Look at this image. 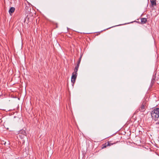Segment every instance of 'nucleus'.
<instances>
[{
  "label": "nucleus",
  "instance_id": "nucleus-4",
  "mask_svg": "<svg viewBox=\"0 0 159 159\" xmlns=\"http://www.w3.org/2000/svg\"><path fill=\"white\" fill-rule=\"evenodd\" d=\"M77 75H74V74H72L71 77V81L74 84Z\"/></svg>",
  "mask_w": 159,
  "mask_h": 159
},
{
  "label": "nucleus",
  "instance_id": "nucleus-1",
  "mask_svg": "<svg viewBox=\"0 0 159 159\" xmlns=\"http://www.w3.org/2000/svg\"><path fill=\"white\" fill-rule=\"evenodd\" d=\"M151 116L155 121L159 119V108H155L151 113Z\"/></svg>",
  "mask_w": 159,
  "mask_h": 159
},
{
  "label": "nucleus",
  "instance_id": "nucleus-9",
  "mask_svg": "<svg viewBox=\"0 0 159 159\" xmlns=\"http://www.w3.org/2000/svg\"><path fill=\"white\" fill-rule=\"evenodd\" d=\"M78 70L76 69H75L74 70V72L72 74H74V75H77V72L78 71Z\"/></svg>",
  "mask_w": 159,
  "mask_h": 159
},
{
  "label": "nucleus",
  "instance_id": "nucleus-2",
  "mask_svg": "<svg viewBox=\"0 0 159 159\" xmlns=\"http://www.w3.org/2000/svg\"><path fill=\"white\" fill-rule=\"evenodd\" d=\"M146 102L143 101L139 108V110L141 112H144L146 110Z\"/></svg>",
  "mask_w": 159,
  "mask_h": 159
},
{
  "label": "nucleus",
  "instance_id": "nucleus-5",
  "mask_svg": "<svg viewBox=\"0 0 159 159\" xmlns=\"http://www.w3.org/2000/svg\"><path fill=\"white\" fill-rule=\"evenodd\" d=\"M20 133H21L23 135H20L19 136L21 138L23 139V138L24 136H25L26 134V133L25 131L24 130H21L20 131Z\"/></svg>",
  "mask_w": 159,
  "mask_h": 159
},
{
  "label": "nucleus",
  "instance_id": "nucleus-8",
  "mask_svg": "<svg viewBox=\"0 0 159 159\" xmlns=\"http://www.w3.org/2000/svg\"><path fill=\"white\" fill-rule=\"evenodd\" d=\"M150 2L152 6H153L156 5V0H151Z\"/></svg>",
  "mask_w": 159,
  "mask_h": 159
},
{
  "label": "nucleus",
  "instance_id": "nucleus-3",
  "mask_svg": "<svg viewBox=\"0 0 159 159\" xmlns=\"http://www.w3.org/2000/svg\"><path fill=\"white\" fill-rule=\"evenodd\" d=\"M115 143H112L111 142H108L107 143H105V144H103L102 145V148H106L107 147L110 146Z\"/></svg>",
  "mask_w": 159,
  "mask_h": 159
},
{
  "label": "nucleus",
  "instance_id": "nucleus-7",
  "mask_svg": "<svg viewBox=\"0 0 159 159\" xmlns=\"http://www.w3.org/2000/svg\"><path fill=\"white\" fill-rule=\"evenodd\" d=\"M147 21V19L146 18H142L141 19V22L142 24L146 23Z\"/></svg>",
  "mask_w": 159,
  "mask_h": 159
},
{
  "label": "nucleus",
  "instance_id": "nucleus-6",
  "mask_svg": "<svg viewBox=\"0 0 159 159\" xmlns=\"http://www.w3.org/2000/svg\"><path fill=\"white\" fill-rule=\"evenodd\" d=\"M15 11V8L14 7H11L10 8L9 12L10 15H11V14L14 12Z\"/></svg>",
  "mask_w": 159,
  "mask_h": 159
},
{
  "label": "nucleus",
  "instance_id": "nucleus-10",
  "mask_svg": "<svg viewBox=\"0 0 159 159\" xmlns=\"http://www.w3.org/2000/svg\"><path fill=\"white\" fill-rule=\"evenodd\" d=\"M81 59V57L79 59V60L78 61L77 65H78L79 66L80 65V60Z\"/></svg>",
  "mask_w": 159,
  "mask_h": 159
},
{
  "label": "nucleus",
  "instance_id": "nucleus-11",
  "mask_svg": "<svg viewBox=\"0 0 159 159\" xmlns=\"http://www.w3.org/2000/svg\"><path fill=\"white\" fill-rule=\"evenodd\" d=\"M79 66L78 65H77L75 67V69H77L78 70V68L79 67Z\"/></svg>",
  "mask_w": 159,
  "mask_h": 159
}]
</instances>
